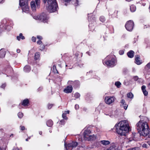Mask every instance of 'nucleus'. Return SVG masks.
<instances>
[{
  "label": "nucleus",
  "mask_w": 150,
  "mask_h": 150,
  "mask_svg": "<svg viewBox=\"0 0 150 150\" xmlns=\"http://www.w3.org/2000/svg\"><path fill=\"white\" fill-rule=\"evenodd\" d=\"M114 128L117 133L121 136H125L130 129L127 121L125 120L121 121L116 124Z\"/></svg>",
  "instance_id": "obj_1"
},
{
  "label": "nucleus",
  "mask_w": 150,
  "mask_h": 150,
  "mask_svg": "<svg viewBox=\"0 0 150 150\" xmlns=\"http://www.w3.org/2000/svg\"><path fill=\"white\" fill-rule=\"evenodd\" d=\"M137 129L141 136H145L149 133V127L147 123L140 120L137 124Z\"/></svg>",
  "instance_id": "obj_2"
},
{
  "label": "nucleus",
  "mask_w": 150,
  "mask_h": 150,
  "mask_svg": "<svg viewBox=\"0 0 150 150\" xmlns=\"http://www.w3.org/2000/svg\"><path fill=\"white\" fill-rule=\"evenodd\" d=\"M46 8L47 10L50 13L57 11L58 6L56 0H47Z\"/></svg>",
  "instance_id": "obj_3"
},
{
  "label": "nucleus",
  "mask_w": 150,
  "mask_h": 150,
  "mask_svg": "<svg viewBox=\"0 0 150 150\" xmlns=\"http://www.w3.org/2000/svg\"><path fill=\"white\" fill-rule=\"evenodd\" d=\"M28 0H19V4L23 12L28 13L29 10V7L28 5Z\"/></svg>",
  "instance_id": "obj_4"
},
{
  "label": "nucleus",
  "mask_w": 150,
  "mask_h": 150,
  "mask_svg": "<svg viewBox=\"0 0 150 150\" xmlns=\"http://www.w3.org/2000/svg\"><path fill=\"white\" fill-rule=\"evenodd\" d=\"M116 62L115 59L112 57L110 59L103 61V63L104 65H106L108 67H112L115 65Z\"/></svg>",
  "instance_id": "obj_5"
},
{
  "label": "nucleus",
  "mask_w": 150,
  "mask_h": 150,
  "mask_svg": "<svg viewBox=\"0 0 150 150\" xmlns=\"http://www.w3.org/2000/svg\"><path fill=\"white\" fill-rule=\"evenodd\" d=\"M134 26V23L132 20H129L127 22L125 27L126 29L129 31H132Z\"/></svg>",
  "instance_id": "obj_6"
},
{
  "label": "nucleus",
  "mask_w": 150,
  "mask_h": 150,
  "mask_svg": "<svg viewBox=\"0 0 150 150\" xmlns=\"http://www.w3.org/2000/svg\"><path fill=\"white\" fill-rule=\"evenodd\" d=\"M78 143L76 142H72L71 143H69L66 145L65 144V146L67 150H72L74 148L77 146Z\"/></svg>",
  "instance_id": "obj_7"
},
{
  "label": "nucleus",
  "mask_w": 150,
  "mask_h": 150,
  "mask_svg": "<svg viewBox=\"0 0 150 150\" xmlns=\"http://www.w3.org/2000/svg\"><path fill=\"white\" fill-rule=\"evenodd\" d=\"M2 71L3 73H6L8 74H11L12 73L13 70L10 66L8 65L2 69Z\"/></svg>",
  "instance_id": "obj_8"
},
{
  "label": "nucleus",
  "mask_w": 150,
  "mask_h": 150,
  "mask_svg": "<svg viewBox=\"0 0 150 150\" xmlns=\"http://www.w3.org/2000/svg\"><path fill=\"white\" fill-rule=\"evenodd\" d=\"M38 18L39 20L44 22H46L47 20V15L44 13L38 16Z\"/></svg>",
  "instance_id": "obj_9"
},
{
  "label": "nucleus",
  "mask_w": 150,
  "mask_h": 150,
  "mask_svg": "<svg viewBox=\"0 0 150 150\" xmlns=\"http://www.w3.org/2000/svg\"><path fill=\"white\" fill-rule=\"evenodd\" d=\"M115 98L113 96H106L105 98V101L106 104L109 105L114 102Z\"/></svg>",
  "instance_id": "obj_10"
},
{
  "label": "nucleus",
  "mask_w": 150,
  "mask_h": 150,
  "mask_svg": "<svg viewBox=\"0 0 150 150\" xmlns=\"http://www.w3.org/2000/svg\"><path fill=\"white\" fill-rule=\"evenodd\" d=\"M29 105L30 101L28 98H26L23 100L19 104V106L22 105L23 107H27Z\"/></svg>",
  "instance_id": "obj_11"
},
{
  "label": "nucleus",
  "mask_w": 150,
  "mask_h": 150,
  "mask_svg": "<svg viewBox=\"0 0 150 150\" xmlns=\"http://www.w3.org/2000/svg\"><path fill=\"white\" fill-rule=\"evenodd\" d=\"M118 11L114 10H110L109 11V15L112 18H117Z\"/></svg>",
  "instance_id": "obj_12"
},
{
  "label": "nucleus",
  "mask_w": 150,
  "mask_h": 150,
  "mask_svg": "<svg viewBox=\"0 0 150 150\" xmlns=\"http://www.w3.org/2000/svg\"><path fill=\"white\" fill-rule=\"evenodd\" d=\"M96 24L95 21L93 20L92 21H90L88 26L91 31H93L95 29V26Z\"/></svg>",
  "instance_id": "obj_13"
},
{
  "label": "nucleus",
  "mask_w": 150,
  "mask_h": 150,
  "mask_svg": "<svg viewBox=\"0 0 150 150\" xmlns=\"http://www.w3.org/2000/svg\"><path fill=\"white\" fill-rule=\"evenodd\" d=\"M73 90V87L71 86H67L64 90V92L68 93H71Z\"/></svg>",
  "instance_id": "obj_14"
},
{
  "label": "nucleus",
  "mask_w": 150,
  "mask_h": 150,
  "mask_svg": "<svg viewBox=\"0 0 150 150\" xmlns=\"http://www.w3.org/2000/svg\"><path fill=\"white\" fill-rule=\"evenodd\" d=\"M135 62L137 65H140L142 62L140 60V56L139 55H136L135 57Z\"/></svg>",
  "instance_id": "obj_15"
},
{
  "label": "nucleus",
  "mask_w": 150,
  "mask_h": 150,
  "mask_svg": "<svg viewBox=\"0 0 150 150\" xmlns=\"http://www.w3.org/2000/svg\"><path fill=\"white\" fill-rule=\"evenodd\" d=\"M91 133V131L89 129L85 130L83 133V135L84 138H87V137L89 136V134Z\"/></svg>",
  "instance_id": "obj_16"
},
{
  "label": "nucleus",
  "mask_w": 150,
  "mask_h": 150,
  "mask_svg": "<svg viewBox=\"0 0 150 150\" xmlns=\"http://www.w3.org/2000/svg\"><path fill=\"white\" fill-rule=\"evenodd\" d=\"M72 85L75 88H76L79 87L80 85V82L79 81H75L73 82Z\"/></svg>",
  "instance_id": "obj_17"
},
{
  "label": "nucleus",
  "mask_w": 150,
  "mask_h": 150,
  "mask_svg": "<svg viewBox=\"0 0 150 150\" xmlns=\"http://www.w3.org/2000/svg\"><path fill=\"white\" fill-rule=\"evenodd\" d=\"M30 6L31 8L33 11H35L36 10V8L37 6H36L35 3V2L34 1H32L31 2Z\"/></svg>",
  "instance_id": "obj_18"
},
{
  "label": "nucleus",
  "mask_w": 150,
  "mask_h": 150,
  "mask_svg": "<svg viewBox=\"0 0 150 150\" xmlns=\"http://www.w3.org/2000/svg\"><path fill=\"white\" fill-rule=\"evenodd\" d=\"M127 55L129 57L132 58L134 57V52L133 50H131L127 53Z\"/></svg>",
  "instance_id": "obj_19"
},
{
  "label": "nucleus",
  "mask_w": 150,
  "mask_h": 150,
  "mask_svg": "<svg viewBox=\"0 0 150 150\" xmlns=\"http://www.w3.org/2000/svg\"><path fill=\"white\" fill-rule=\"evenodd\" d=\"M146 87L145 86L143 85L142 86L141 88L144 95L145 96H147L148 94V92L146 90Z\"/></svg>",
  "instance_id": "obj_20"
},
{
  "label": "nucleus",
  "mask_w": 150,
  "mask_h": 150,
  "mask_svg": "<svg viewBox=\"0 0 150 150\" xmlns=\"http://www.w3.org/2000/svg\"><path fill=\"white\" fill-rule=\"evenodd\" d=\"M100 143H101L103 145L106 146L108 145L110 143V142L108 140H101L100 142Z\"/></svg>",
  "instance_id": "obj_21"
},
{
  "label": "nucleus",
  "mask_w": 150,
  "mask_h": 150,
  "mask_svg": "<svg viewBox=\"0 0 150 150\" xmlns=\"http://www.w3.org/2000/svg\"><path fill=\"white\" fill-rule=\"evenodd\" d=\"M6 52L3 50L1 49L0 50V58H4L6 55Z\"/></svg>",
  "instance_id": "obj_22"
},
{
  "label": "nucleus",
  "mask_w": 150,
  "mask_h": 150,
  "mask_svg": "<svg viewBox=\"0 0 150 150\" xmlns=\"http://www.w3.org/2000/svg\"><path fill=\"white\" fill-rule=\"evenodd\" d=\"M23 70L25 72H28L30 71V67L29 65H26L24 67Z\"/></svg>",
  "instance_id": "obj_23"
},
{
  "label": "nucleus",
  "mask_w": 150,
  "mask_h": 150,
  "mask_svg": "<svg viewBox=\"0 0 150 150\" xmlns=\"http://www.w3.org/2000/svg\"><path fill=\"white\" fill-rule=\"evenodd\" d=\"M53 122L51 120H49L46 122V124L49 127H51L53 125Z\"/></svg>",
  "instance_id": "obj_24"
},
{
  "label": "nucleus",
  "mask_w": 150,
  "mask_h": 150,
  "mask_svg": "<svg viewBox=\"0 0 150 150\" xmlns=\"http://www.w3.org/2000/svg\"><path fill=\"white\" fill-rule=\"evenodd\" d=\"M40 54L39 52H37L35 54L34 59L37 60L40 59Z\"/></svg>",
  "instance_id": "obj_25"
},
{
  "label": "nucleus",
  "mask_w": 150,
  "mask_h": 150,
  "mask_svg": "<svg viewBox=\"0 0 150 150\" xmlns=\"http://www.w3.org/2000/svg\"><path fill=\"white\" fill-rule=\"evenodd\" d=\"M130 9L131 11L132 12H135L136 9V7L135 5L132 4L130 6Z\"/></svg>",
  "instance_id": "obj_26"
},
{
  "label": "nucleus",
  "mask_w": 150,
  "mask_h": 150,
  "mask_svg": "<svg viewBox=\"0 0 150 150\" xmlns=\"http://www.w3.org/2000/svg\"><path fill=\"white\" fill-rule=\"evenodd\" d=\"M17 38L18 40L20 41L21 39L22 40L24 39H25V38L23 36L22 33H20L19 34V36L17 37Z\"/></svg>",
  "instance_id": "obj_27"
},
{
  "label": "nucleus",
  "mask_w": 150,
  "mask_h": 150,
  "mask_svg": "<svg viewBox=\"0 0 150 150\" xmlns=\"http://www.w3.org/2000/svg\"><path fill=\"white\" fill-rule=\"evenodd\" d=\"M54 74H58V72L56 68V66L55 65H54L52 67V70Z\"/></svg>",
  "instance_id": "obj_28"
},
{
  "label": "nucleus",
  "mask_w": 150,
  "mask_h": 150,
  "mask_svg": "<svg viewBox=\"0 0 150 150\" xmlns=\"http://www.w3.org/2000/svg\"><path fill=\"white\" fill-rule=\"evenodd\" d=\"M47 45H45L43 43L40 45V50L41 51H43L45 49V47Z\"/></svg>",
  "instance_id": "obj_29"
},
{
  "label": "nucleus",
  "mask_w": 150,
  "mask_h": 150,
  "mask_svg": "<svg viewBox=\"0 0 150 150\" xmlns=\"http://www.w3.org/2000/svg\"><path fill=\"white\" fill-rule=\"evenodd\" d=\"M37 7L39 8L40 7V0H35Z\"/></svg>",
  "instance_id": "obj_30"
},
{
  "label": "nucleus",
  "mask_w": 150,
  "mask_h": 150,
  "mask_svg": "<svg viewBox=\"0 0 150 150\" xmlns=\"http://www.w3.org/2000/svg\"><path fill=\"white\" fill-rule=\"evenodd\" d=\"M100 20L102 22H104L106 21V19L105 17L103 16H101L100 17Z\"/></svg>",
  "instance_id": "obj_31"
},
{
  "label": "nucleus",
  "mask_w": 150,
  "mask_h": 150,
  "mask_svg": "<svg viewBox=\"0 0 150 150\" xmlns=\"http://www.w3.org/2000/svg\"><path fill=\"white\" fill-rule=\"evenodd\" d=\"M127 97L128 98H132L133 97V95L132 93L129 92L127 94Z\"/></svg>",
  "instance_id": "obj_32"
},
{
  "label": "nucleus",
  "mask_w": 150,
  "mask_h": 150,
  "mask_svg": "<svg viewBox=\"0 0 150 150\" xmlns=\"http://www.w3.org/2000/svg\"><path fill=\"white\" fill-rule=\"evenodd\" d=\"M80 94L78 92H76L74 95V97L75 98V99H76L80 97Z\"/></svg>",
  "instance_id": "obj_33"
},
{
  "label": "nucleus",
  "mask_w": 150,
  "mask_h": 150,
  "mask_svg": "<svg viewBox=\"0 0 150 150\" xmlns=\"http://www.w3.org/2000/svg\"><path fill=\"white\" fill-rule=\"evenodd\" d=\"M121 85V83L119 81L116 82L115 83V85L118 88H119L120 87Z\"/></svg>",
  "instance_id": "obj_34"
},
{
  "label": "nucleus",
  "mask_w": 150,
  "mask_h": 150,
  "mask_svg": "<svg viewBox=\"0 0 150 150\" xmlns=\"http://www.w3.org/2000/svg\"><path fill=\"white\" fill-rule=\"evenodd\" d=\"M73 4L74 5L76 6L79 5V1L78 0H73Z\"/></svg>",
  "instance_id": "obj_35"
},
{
  "label": "nucleus",
  "mask_w": 150,
  "mask_h": 150,
  "mask_svg": "<svg viewBox=\"0 0 150 150\" xmlns=\"http://www.w3.org/2000/svg\"><path fill=\"white\" fill-rule=\"evenodd\" d=\"M67 113H64L62 114V116L63 118L65 120H67L68 119L67 117Z\"/></svg>",
  "instance_id": "obj_36"
},
{
  "label": "nucleus",
  "mask_w": 150,
  "mask_h": 150,
  "mask_svg": "<svg viewBox=\"0 0 150 150\" xmlns=\"http://www.w3.org/2000/svg\"><path fill=\"white\" fill-rule=\"evenodd\" d=\"M18 117L21 119L22 118V117H23V114L22 112H19L18 113Z\"/></svg>",
  "instance_id": "obj_37"
},
{
  "label": "nucleus",
  "mask_w": 150,
  "mask_h": 150,
  "mask_svg": "<svg viewBox=\"0 0 150 150\" xmlns=\"http://www.w3.org/2000/svg\"><path fill=\"white\" fill-rule=\"evenodd\" d=\"M54 105V104L48 103L47 105V108L48 109H50Z\"/></svg>",
  "instance_id": "obj_38"
},
{
  "label": "nucleus",
  "mask_w": 150,
  "mask_h": 150,
  "mask_svg": "<svg viewBox=\"0 0 150 150\" xmlns=\"http://www.w3.org/2000/svg\"><path fill=\"white\" fill-rule=\"evenodd\" d=\"M65 121L64 120H62L60 121L59 123L61 125H64L65 124Z\"/></svg>",
  "instance_id": "obj_39"
},
{
  "label": "nucleus",
  "mask_w": 150,
  "mask_h": 150,
  "mask_svg": "<svg viewBox=\"0 0 150 150\" xmlns=\"http://www.w3.org/2000/svg\"><path fill=\"white\" fill-rule=\"evenodd\" d=\"M127 150H139V148L138 147H135L128 149Z\"/></svg>",
  "instance_id": "obj_40"
},
{
  "label": "nucleus",
  "mask_w": 150,
  "mask_h": 150,
  "mask_svg": "<svg viewBox=\"0 0 150 150\" xmlns=\"http://www.w3.org/2000/svg\"><path fill=\"white\" fill-rule=\"evenodd\" d=\"M88 139V140H93V137L91 135L89 136Z\"/></svg>",
  "instance_id": "obj_41"
},
{
  "label": "nucleus",
  "mask_w": 150,
  "mask_h": 150,
  "mask_svg": "<svg viewBox=\"0 0 150 150\" xmlns=\"http://www.w3.org/2000/svg\"><path fill=\"white\" fill-rule=\"evenodd\" d=\"M119 53L120 55H122L124 54V51L122 50H120L119 52Z\"/></svg>",
  "instance_id": "obj_42"
},
{
  "label": "nucleus",
  "mask_w": 150,
  "mask_h": 150,
  "mask_svg": "<svg viewBox=\"0 0 150 150\" xmlns=\"http://www.w3.org/2000/svg\"><path fill=\"white\" fill-rule=\"evenodd\" d=\"M146 68H147L148 69H150V62L148 63L146 66Z\"/></svg>",
  "instance_id": "obj_43"
},
{
  "label": "nucleus",
  "mask_w": 150,
  "mask_h": 150,
  "mask_svg": "<svg viewBox=\"0 0 150 150\" xmlns=\"http://www.w3.org/2000/svg\"><path fill=\"white\" fill-rule=\"evenodd\" d=\"M37 38L39 40H41L43 39L42 37L40 35H37Z\"/></svg>",
  "instance_id": "obj_44"
},
{
  "label": "nucleus",
  "mask_w": 150,
  "mask_h": 150,
  "mask_svg": "<svg viewBox=\"0 0 150 150\" xmlns=\"http://www.w3.org/2000/svg\"><path fill=\"white\" fill-rule=\"evenodd\" d=\"M36 38L35 37H33L32 38V40L33 42H35L36 41Z\"/></svg>",
  "instance_id": "obj_45"
},
{
  "label": "nucleus",
  "mask_w": 150,
  "mask_h": 150,
  "mask_svg": "<svg viewBox=\"0 0 150 150\" xmlns=\"http://www.w3.org/2000/svg\"><path fill=\"white\" fill-rule=\"evenodd\" d=\"M133 79L135 81H137L139 79L138 77L137 76H134Z\"/></svg>",
  "instance_id": "obj_46"
},
{
  "label": "nucleus",
  "mask_w": 150,
  "mask_h": 150,
  "mask_svg": "<svg viewBox=\"0 0 150 150\" xmlns=\"http://www.w3.org/2000/svg\"><path fill=\"white\" fill-rule=\"evenodd\" d=\"M6 86V84L5 83H3L2 84V85L1 86V87L4 88Z\"/></svg>",
  "instance_id": "obj_47"
},
{
  "label": "nucleus",
  "mask_w": 150,
  "mask_h": 150,
  "mask_svg": "<svg viewBox=\"0 0 150 150\" xmlns=\"http://www.w3.org/2000/svg\"><path fill=\"white\" fill-rule=\"evenodd\" d=\"M37 43L38 44L40 45L42 44V42L41 41V40H38L37 41Z\"/></svg>",
  "instance_id": "obj_48"
},
{
  "label": "nucleus",
  "mask_w": 150,
  "mask_h": 150,
  "mask_svg": "<svg viewBox=\"0 0 150 150\" xmlns=\"http://www.w3.org/2000/svg\"><path fill=\"white\" fill-rule=\"evenodd\" d=\"M20 127L21 128V130L22 131L25 130V127L23 126H20Z\"/></svg>",
  "instance_id": "obj_49"
},
{
  "label": "nucleus",
  "mask_w": 150,
  "mask_h": 150,
  "mask_svg": "<svg viewBox=\"0 0 150 150\" xmlns=\"http://www.w3.org/2000/svg\"><path fill=\"white\" fill-rule=\"evenodd\" d=\"M121 103L122 104V105H124L125 103V101L124 99H122L121 101Z\"/></svg>",
  "instance_id": "obj_50"
},
{
  "label": "nucleus",
  "mask_w": 150,
  "mask_h": 150,
  "mask_svg": "<svg viewBox=\"0 0 150 150\" xmlns=\"http://www.w3.org/2000/svg\"><path fill=\"white\" fill-rule=\"evenodd\" d=\"M124 105V108L125 110H126L127 108V107H128L127 105L125 103L124 105Z\"/></svg>",
  "instance_id": "obj_51"
},
{
  "label": "nucleus",
  "mask_w": 150,
  "mask_h": 150,
  "mask_svg": "<svg viewBox=\"0 0 150 150\" xmlns=\"http://www.w3.org/2000/svg\"><path fill=\"white\" fill-rule=\"evenodd\" d=\"M75 108L76 110L78 109L79 108V105L77 104H76L75 106Z\"/></svg>",
  "instance_id": "obj_52"
},
{
  "label": "nucleus",
  "mask_w": 150,
  "mask_h": 150,
  "mask_svg": "<svg viewBox=\"0 0 150 150\" xmlns=\"http://www.w3.org/2000/svg\"><path fill=\"white\" fill-rule=\"evenodd\" d=\"M110 28H111L112 30V31H111V33H114V29L112 27Z\"/></svg>",
  "instance_id": "obj_53"
},
{
  "label": "nucleus",
  "mask_w": 150,
  "mask_h": 150,
  "mask_svg": "<svg viewBox=\"0 0 150 150\" xmlns=\"http://www.w3.org/2000/svg\"><path fill=\"white\" fill-rule=\"evenodd\" d=\"M3 26H2L1 25H0V33H1V32L3 31V29L1 27Z\"/></svg>",
  "instance_id": "obj_54"
},
{
  "label": "nucleus",
  "mask_w": 150,
  "mask_h": 150,
  "mask_svg": "<svg viewBox=\"0 0 150 150\" xmlns=\"http://www.w3.org/2000/svg\"><path fill=\"white\" fill-rule=\"evenodd\" d=\"M83 111H84V112H86L87 111V108H85V107H84L83 108Z\"/></svg>",
  "instance_id": "obj_55"
},
{
  "label": "nucleus",
  "mask_w": 150,
  "mask_h": 150,
  "mask_svg": "<svg viewBox=\"0 0 150 150\" xmlns=\"http://www.w3.org/2000/svg\"><path fill=\"white\" fill-rule=\"evenodd\" d=\"M12 150H20V149L17 147H14Z\"/></svg>",
  "instance_id": "obj_56"
},
{
  "label": "nucleus",
  "mask_w": 150,
  "mask_h": 150,
  "mask_svg": "<svg viewBox=\"0 0 150 150\" xmlns=\"http://www.w3.org/2000/svg\"><path fill=\"white\" fill-rule=\"evenodd\" d=\"M147 146V145L146 144H144L143 145V147H146Z\"/></svg>",
  "instance_id": "obj_57"
},
{
  "label": "nucleus",
  "mask_w": 150,
  "mask_h": 150,
  "mask_svg": "<svg viewBox=\"0 0 150 150\" xmlns=\"http://www.w3.org/2000/svg\"><path fill=\"white\" fill-rule=\"evenodd\" d=\"M79 54L78 52H76L75 54V56H76L77 57H78L79 56Z\"/></svg>",
  "instance_id": "obj_58"
},
{
  "label": "nucleus",
  "mask_w": 150,
  "mask_h": 150,
  "mask_svg": "<svg viewBox=\"0 0 150 150\" xmlns=\"http://www.w3.org/2000/svg\"><path fill=\"white\" fill-rule=\"evenodd\" d=\"M42 0L44 4H45L46 3V2H47V0Z\"/></svg>",
  "instance_id": "obj_59"
},
{
  "label": "nucleus",
  "mask_w": 150,
  "mask_h": 150,
  "mask_svg": "<svg viewBox=\"0 0 150 150\" xmlns=\"http://www.w3.org/2000/svg\"><path fill=\"white\" fill-rule=\"evenodd\" d=\"M64 1L66 2H69L70 1H71V0H63Z\"/></svg>",
  "instance_id": "obj_60"
},
{
  "label": "nucleus",
  "mask_w": 150,
  "mask_h": 150,
  "mask_svg": "<svg viewBox=\"0 0 150 150\" xmlns=\"http://www.w3.org/2000/svg\"><path fill=\"white\" fill-rule=\"evenodd\" d=\"M21 50H17V52L18 53H19L20 52Z\"/></svg>",
  "instance_id": "obj_61"
},
{
  "label": "nucleus",
  "mask_w": 150,
  "mask_h": 150,
  "mask_svg": "<svg viewBox=\"0 0 150 150\" xmlns=\"http://www.w3.org/2000/svg\"><path fill=\"white\" fill-rule=\"evenodd\" d=\"M64 113H67V114H69V110L67 111H65Z\"/></svg>",
  "instance_id": "obj_62"
},
{
  "label": "nucleus",
  "mask_w": 150,
  "mask_h": 150,
  "mask_svg": "<svg viewBox=\"0 0 150 150\" xmlns=\"http://www.w3.org/2000/svg\"><path fill=\"white\" fill-rule=\"evenodd\" d=\"M13 134H11V135L10 136V137H13Z\"/></svg>",
  "instance_id": "obj_63"
},
{
  "label": "nucleus",
  "mask_w": 150,
  "mask_h": 150,
  "mask_svg": "<svg viewBox=\"0 0 150 150\" xmlns=\"http://www.w3.org/2000/svg\"><path fill=\"white\" fill-rule=\"evenodd\" d=\"M4 0H0V3H2Z\"/></svg>",
  "instance_id": "obj_64"
}]
</instances>
